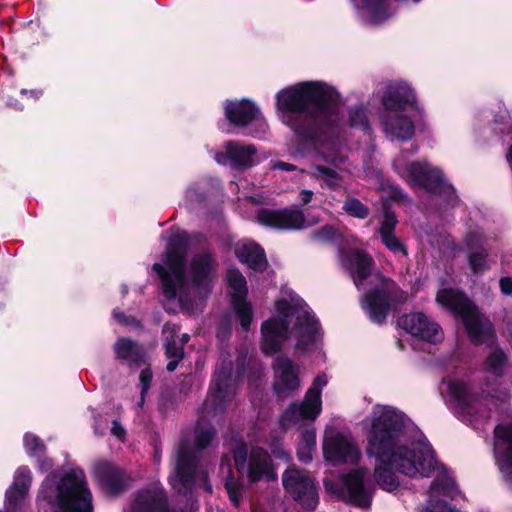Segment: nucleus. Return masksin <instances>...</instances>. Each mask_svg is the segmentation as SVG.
I'll return each mask as SVG.
<instances>
[{
	"label": "nucleus",
	"mask_w": 512,
	"mask_h": 512,
	"mask_svg": "<svg viewBox=\"0 0 512 512\" xmlns=\"http://www.w3.org/2000/svg\"><path fill=\"white\" fill-rule=\"evenodd\" d=\"M365 454L373 460L375 483L394 493L401 477H429L436 468L434 451L426 437L397 408L377 404L363 421Z\"/></svg>",
	"instance_id": "nucleus-1"
},
{
	"label": "nucleus",
	"mask_w": 512,
	"mask_h": 512,
	"mask_svg": "<svg viewBox=\"0 0 512 512\" xmlns=\"http://www.w3.org/2000/svg\"><path fill=\"white\" fill-rule=\"evenodd\" d=\"M187 243L186 233L172 235L162 263L153 265L161 279L164 307L170 312L194 313L211 292L216 261L211 254L202 252L195 255L185 268Z\"/></svg>",
	"instance_id": "nucleus-2"
},
{
	"label": "nucleus",
	"mask_w": 512,
	"mask_h": 512,
	"mask_svg": "<svg viewBox=\"0 0 512 512\" xmlns=\"http://www.w3.org/2000/svg\"><path fill=\"white\" fill-rule=\"evenodd\" d=\"M281 121L296 135L314 139L343 122L338 93L322 82H303L277 94Z\"/></svg>",
	"instance_id": "nucleus-3"
},
{
	"label": "nucleus",
	"mask_w": 512,
	"mask_h": 512,
	"mask_svg": "<svg viewBox=\"0 0 512 512\" xmlns=\"http://www.w3.org/2000/svg\"><path fill=\"white\" fill-rule=\"evenodd\" d=\"M275 307L276 314L261 325V349L265 354H275L287 338H293L302 351L316 346L319 323L299 296L289 293L277 300Z\"/></svg>",
	"instance_id": "nucleus-4"
},
{
	"label": "nucleus",
	"mask_w": 512,
	"mask_h": 512,
	"mask_svg": "<svg viewBox=\"0 0 512 512\" xmlns=\"http://www.w3.org/2000/svg\"><path fill=\"white\" fill-rule=\"evenodd\" d=\"M342 267L349 272L357 288L363 287L361 304L371 321L382 323L389 311L406 300L407 294L401 291L392 280L372 274L373 260L363 251L352 249L340 253Z\"/></svg>",
	"instance_id": "nucleus-5"
},
{
	"label": "nucleus",
	"mask_w": 512,
	"mask_h": 512,
	"mask_svg": "<svg viewBox=\"0 0 512 512\" xmlns=\"http://www.w3.org/2000/svg\"><path fill=\"white\" fill-rule=\"evenodd\" d=\"M485 387L488 397H479L467 380L452 375L442 380L439 390L444 401L462 421L477 427L491 417L489 404L497 407L509 397L508 390L498 381L487 382Z\"/></svg>",
	"instance_id": "nucleus-6"
},
{
	"label": "nucleus",
	"mask_w": 512,
	"mask_h": 512,
	"mask_svg": "<svg viewBox=\"0 0 512 512\" xmlns=\"http://www.w3.org/2000/svg\"><path fill=\"white\" fill-rule=\"evenodd\" d=\"M38 501H45L52 512H93L92 494L79 468L62 476L55 473L47 476L39 490Z\"/></svg>",
	"instance_id": "nucleus-7"
},
{
	"label": "nucleus",
	"mask_w": 512,
	"mask_h": 512,
	"mask_svg": "<svg viewBox=\"0 0 512 512\" xmlns=\"http://www.w3.org/2000/svg\"><path fill=\"white\" fill-rule=\"evenodd\" d=\"M379 115L382 130L391 140H409L415 133L410 113L418 110L414 90L405 82L391 83L382 96Z\"/></svg>",
	"instance_id": "nucleus-8"
},
{
	"label": "nucleus",
	"mask_w": 512,
	"mask_h": 512,
	"mask_svg": "<svg viewBox=\"0 0 512 512\" xmlns=\"http://www.w3.org/2000/svg\"><path fill=\"white\" fill-rule=\"evenodd\" d=\"M437 302L460 317L466 331L476 344L494 340V329L488 318L483 316L467 296L459 290L446 288L437 293Z\"/></svg>",
	"instance_id": "nucleus-9"
},
{
	"label": "nucleus",
	"mask_w": 512,
	"mask_h": 512,
	"mask_svg": "<svg viewBox=\"0 0 512 512\" xmlns=\"http://www.w3.org/2000/svg\"><path fill=\"white\" fill-rule=\"evenodd\" d=\"M393 167L406 181L443 196L450 205L456 203L457 196L455 190L446 182L439 169L420 161L408 164L404 154H401L394 160Z\"/></svg>",
	"instance_id": "nucleus-10"
},
{
	"label": "nucleus",
	"mask_w": 512,
	"mask_h": 512,
	"mask_svg": "<svg viewBox=\"0 0 512 512\" xmlns=\"http://www.w3.org/2000/svg\"><path fill=\"white\" fill-rule=\"evenodd\" d=\"M328 384V377L324 373L318 374L305 393L303 400L292 403L281 416V425L288 429L301 427L305 422H314L322 412V390Z\"/></svg>",
	"instance_id": "nucleus-11"
},
{
	"label": "nucleus",
	"mask_w": 512,
	"mask_h": 512,
	"mask_svg": "<svg viewBox=\"0 0 512 512\" xmlns=\"http://www.w3.org/2000/svg\"><path fill=\"white\" fill-rule=\"evenodd\" d=\"M322 452L333 465H357L362 459L361 448L352 433L332 425L325 427Z\"/></svg>",
	"instance_id": "nucleus-12"
},
{
	"label": "nucleus",
	"mask_w": 512,
	"mask_h": 512,
	"mask_svg": "<svg viewBox=\"0 0 512 512\" xmlns=\"http://www.w3.org/2000/svg\"><path fill=\"white\" fill-rule=\"evenodd\" d=\"M368 470L365 467L353 469L340 477V486L335 487L329 480H324L327 491L337 495L344 501L360 507L371 503L374 485L368 480Z\"/></svg>",
	"instance_id": "nucleus-13"
},
{
	"label": "nucleus",
	"mask_w": 512,
	"mask_h": 512,
	"mask_svg": "<svg viewBox=\"0 0 512 512\" xmlns=\"http://www.w3.org/2000/svg\"><path fill=\"white\" fill-rule=\"evenodd\" d=\"M234 461L238 472L251 483L276 478L270 456L262 448H253L248 455L247 447L240 445L234 451Z\"/></svg>",
	"instance_id": "nucleus-14"
},
{
	"label": "nucleus",
	"mask_w": 512,
	"mask_h": 512,
	"mask_svg": "<svg viewBox=\"0 0 512 512\" xmlns=\"http://www.w3.org/2000/svg\"><path fill=\"white\" fill-rule=\"evenodd\" d=\"M318 157L328 165L314 163L311 165L310 170H301V172L319 181L321 187L331 190L339 189L344 181L345 173L350 172L346 165L347 158L338 153V151L325 152L323 149L319 150Z\"/></svg>",
	"instance_id": "nucleus-15"
},
{
	"label": "nucleus",
	"mask_w": 512,
	"mask_h": 512,
	"mask_svg": "<svg viewBox=\"0 0 512 512\" xmlns=\"http://www.w3.org/2000/svg\"><path fill=\"white\" fill-rule=\"evenodd\" d=\"M282 484L285 491L303 508L315 509L319 496L315 480L305 470L295 466L282 474Z\"/></svg>",
	"instance_id": "nucleus-16"
},
{
	"label": "nucleus",
	"mask_w": 512,
	"mask_h": 512,
	"mask_svg": "<svg viewBox=\"0 0 512 512\" xmlns=\"http://www.w3.org/2000/svg\"><path fill=\"white\" fill-rule=\"evenodd\" d=\"M236 379L229 367L218 366L212 381L209 394L204 402L207 414L222 411L235 394Z\"/></svg>",
	"instance_id": "nucleus-17"
},
{
	"label": "nucleus",
	"mask_w": 512,
	"mask_h": 512,
	"mask_svg": "<svg viewBox=\"0 0 512 512\" xmlns=\"http://www.w3.org/2000/svg\"><path fill=\"white\" fill-rule=\"evenodd\" d=\"M256 218L261 225L280 230H299L318 223L317 218H307L299 209H260Z\"/></svg>",
	"instance_id": "nucleus-18"
},
{
	"label": "nucleus",
	"mask_w": 512,
	"mask_h": 512,
	"mask_svg": "<svg viewBox=\"0 0 512 512\" xmlns=\"http://www.w3.org/2000/svg\"><path fill=\"white\" fill-rule=\"evenodd\" d=\"M224 111L227 120L235 126L245 127L252 123L255 124L257 129L251 132L255 137H259L267 131V124L259 109L248 100L226 101Z\"/></svg>",
	"instance_id": "nucleus-19"
},
{
	"label": "nucleus",
	"mask_w": 512,
	"mask_h": 512,
	"mask_svg": "<svg viewBox=\"0 0 512 512\" xmlns=\"http://www.w3.org/2000/svg\"><path fill=\"white\" fill-rule=\"evenodd\" d=\"M489 237L482 229L469 231L464 239L468 249V265L474 274H484L491 269L492 259L486 246Z\"/></svg>",
	"instance_id": "nucleus-20"
},
{
	"label": "nucleus",
	"mask_w": 512,
	"mask_h": 512,
	"mask_svg": "<svg viewBox=\"0 0 512 512\" xmlns=\"http://www.w3.org/2000/svg\"><path fill=\"white\" fill-rule=\"evenodd\" d=\"M227 281L235 313L240 321L241 327L244 330H248L252 321L253 312L250 304L246 301V279L239 270L233 268L227 271Z\"/></svg>",
	"instance_id": "nucleus-21"
},
{
	"label": "nucleus",
	"mask_w": 512,
	"mask_h": 512,
	"mask_svg": "<svg viewBox=\"0 0 512 512\" xmlns=\"http://www.w3.org/2000/svg\"><path fill=\"white\" fill-rule=\"evenodd\" d=\"M398 325L412 336L427 342L438 343L444 338L441 327L421 312L403 315L399 318Z\"/></svg>",
	"instance_id": "nucleus-22"
},
{
	"label": "nucleus",
	"mask_w": 512,
	"mask_h": 512,
	"mask_svg": "<svg viewBox=\"0 0 512 512\" xmlns=\"http://www.w3.org/2000/svg\"><path fill=\"white\" fill-rule=\"evenodd\" d=\"M195 469V455L190 444L183 440L176 449L175 475L169 478L170 484L179 492L189 488L194 482Z\"/></svg>",
	"instance_id": "nucleus-23"
},
{
	"label": "nucleus",
	"mask_w": 512,
	"mask_h": 512,
	"mask_svg": "<svg viewBox=\"0 0 512 512\" xmlns=\"http://www.w3.org/2000/svg\"><path fill=\"white\" fill-rule=\"evenodd\" d=\"M494 455L505 481L512 487V424L495 428Z\"/></svg>",
	"instance_id": "nucleus-24"
},
{
	"label": "nucleus",
	"mask_w": 512,
	"mask_h": 512,
	"mask_svg": "<svg viewBox=\"0 0 512 512\" xmlns=\"http://www.w3.org/2000/svg\"><path fill=\"white\" fill-rule=\"evenodd\" d=\"M215 160L222 165L229 164L237 168H250L258 162L257 150L252 144L228 141L224 144L223 150L215 154Z\"/></svg>",
	"instance_id": "nucleus-25"
},
{
	"label": "nucleus",
	"mask_w": 512,
	"mask_h": 512,
	"mask_svg": "<svg viewBox=\"0 0 512 512\" xmlns=\"http://www.w3.org/2000/svg\"><path fill=\"white\" fill-rule=\"evenodd\" d=\"M457 488L454 479L447 471H440L428 492V501L424 512H455L440 497L454 498Z\"/></svg>",
	"instance_id": "nucleus-26"
},
{
	"label": "nucleus",
	"mask_w": 512,
	"mask_h": 512,
	"mask_svg": "<svg viewBox=\"0 0 512 512\" xmlns=\"http://www.w3.org/2000/svg\"><path fill=\"white\" fill-rule=\"evenodd\" d=\"M274 390L278 394H289L300 387L299 366L290 358L279 356L273 363Z\"/></svg>",
	"instance_id": "nucleus-27"
},
{
	"label": "nucleus",
	"mask_w": 512,
	"mask_h": 512,
	"mask_svg": "<svg viewBox=\"0 0 512 512\" xmlns=\"http://www.w3.org/2000/svg\"><path fill=\"white\" fill-rule=\"evenodd\" d=\"M125 512H168L164 490L158 484L140 490Z\"/></svg>",
	"instance_id": "nucleus-28"
},
{
	"label": "nucleus",
	"mask_w": 512,
	"mask_h": 512,
	"mask_svg": "<svg viewBox=\"0 0 512 512\" xmlns=\"http://www.w3.org/2000/svg\"><path fill=\"white\" fill-rule=\"evenodd\" d=\"M32 477L27 467H20L16 470L14 481L6 491L7 512H20L25 504Z\"/></svg>",
	"instance_id": "nucleus-29"
},
{
	"label": "nucleus",
	"mask_w": 512,
	"mask_h": 512,
	"mask_svg": "<svg viewBox=\"0 0 512 512\" xmlns=\"http://www.w3.org/2000/svg\"><path fill=\"white\" fill-rule=\"evenodd\" d=\"M398 220L396 216L386 211L383 215V219L379 228V234L383 245L398 257H407L408 252L401 240L395 235L394 230Z\"/></svg>",
	"instance_id": "nucleus-30"
},
{
	"label": "nucleus",
	"mask_w": 512,
	"mask_h": 512,
	"mask_svg": "<svg viewBox=\"0 0 512 512\" xmlns=\"http://www.w3.org/2000/svg\"><path fill=\"white\" fill-rule=\"evenodd\" d=\"M235 254L240 262L254 271H262L267 266L264 250L256 243L247 241L237 243Z\"/></svg>",
	"instance_id": "nucleus-31"
},
{
	"label": "nucleus",
	"mask_w": 512,
	"mask_h": 512,
	"mask_svg": "<svg viewBox=\"0 0 512 512\" xmlns=\"http://www.w3.org/2000/svg\"><path fill=\"white\" fill-rule=\"evenodd\" d=\"M116 358L129 367H139L145 362V353L142 347L128 338H119L114 344Z\"/></svg>",
	"instance_id": "nucleus-32"
},
{
	"label": "nucleus",
	"mask_w": 512,
	"mask_h": 512,
	"mask_svg": "<svg viewBox=\"0 0 512 512\" xmlns=\"http://www.w3.org/2000/svg\"><path fill=\"white\" fill-rule=\"evenodd\" d=\"M359 11L366 15L368 21L378 24L390 17L389 0H351Z\"/></svg>",
	"instance_id": "nucleus-33"
},
{
	"label": "nucleus",
	"mask_w": 512,
	"mask_h": 512,
	"mask_svg": "<svg viewBox=\"0 0 512 512\" xmlns=\"http://www.w3.org/2000/svg\"><path fill=\"white\" fill-rule=\"evenodd\" d=\"M93 474L104 485L113 490L118 489V480L121 472L111 462L107 460H98L93 465Z\"/></svg>",
	"instance_id": "nucleus-34"
},
{
	"label": "nucleus",
	"mask_w": 512,
	"mask_h": 512,
	"mask_svg": "<svg viewBox=\"0 0 512 512\" xmlns=\"http://www.w3.org/2000/svg\"><path fill=\"white\" fill-rule=\"evenodd\" d=\"M507 366V357L501 350L492 351L485 362V371L496 378L504 375Z\"/></svg>",
	"instance_id": "nucleus-35"
},
{
	"label": "nucleus",
	"mask_w": 512,
	"mask_h": 512,
	"mask_svg": "<svg viewBox=\"0 0 512 512\" xmlns=\"http://www.w3.org/2000/svg\"><path fill=\"white\" fill-rule=\"evenodd\" d=\"M215 437V430L204 422V418L199 419L194 431V446L198 449L206 448Z\"/></svg>",
	"instance_id": "nucleus-36"
},
{
	"label": "nucleus",
	"mask_w": 512,
	"mask_h": 512,
	"mask_svg": "<svg viewBox=\"0 0 512 512\" xmlns=\"http://www.w3.org/2000/svg\"><path fill=\"white\" fill-rule=\"evenodd\" d=\"M225 468L227 470V477L225 480V488L227 490L230 500L235 505H238L242 488H241V485L236 480H234V478L232 476L230 463L228 461L226 463V459L223 458L222 463H221V469L224 470Z\"/></svg>",
	"instance_id": "nucleus-37"
},
{
	"label": "nucleus",
	"mask_w": 512,
	"mask_h": 512,
	"mask_svg": "<svg viewBox=\"0 0 512 512\" xmlns=\"http://www.w3.org/2000/svg\"><path fill=\"white\" fill-rule=\"evenodd\" d=\"M343 210L360 219H364L369 215V209L356 198H348L343 204Z\"/></svg>",
	"instance_id": "nucleus-38"
},
{
	"label": "nucleus",
	"mask_w": 512,
	"mask_h": 512,
	"mask_svg": "<svg viewBox=\"0 0 512 512\" xmlns=\"http://www.w3.org/2000/svg\"><path fill=\"white\" fill-rule=\"evenodd\" d=\"M24 446L26 452L31 457H37L40 460V457L43 455L45 447L40 439L30 433L25 434L24 436Z\"/></svg>",
	"instance_id": "nucleus-39"
},
{
	"label": "nucleus",
	"mask_w": 512,
	"mask_h": 512,
	"mask_svg": "<svg viewBox=\"0 0 512 512\" xmlns=\"http://www.w3.org/2000/svg\"><path fill=\"white\" fill-rule=\"evenodd\" d=\"M349 125L351 127H360L369 131V123L365 110L362 107H353L349 110Z\"/></svg>",
	"instance_id": "nucleus-40"
},
{
	"label": "nucleus",
	"mask_w": 512,
	"mask_h": 512,
	"mask_svg": "<svg viewBox=\"0 0 512 512\" xmlns=\"http://www.w3.org/2000/svg\"><path fill=\"white\" fill-rule=\"evenodd\" d=\"M178 332H179V327L176 324L167 323L163 327V335L165 338V345L168 342H171L173 350H176L178 347H181V349L183 350V346L176 339Z\"/></svg>",
	"instance_id": "nucleus-41"
},
{
	"label": "nucleus",
	"mask_w": 512,
	"mask_h": 512,
	"mask_svg": "<svg viewBox=\"0 0 512 512\" xmlns=\"http://www.w3.org/2000/svg\"><path fill=\"white\" fill-rule=\"evenodd\" d=\"M166 355L170 359L167 364V370L172 372L176 369L179 361L182 359L183 352L181 347H178L176 350L172 349V343L168 342L166 344Z\"/></svg>",
	"instance_id": "nucleus-42"
},
{
	"label": "nucleus",
	"mask_w": 512,
	"mask_h": 512,
	"mask_svg": "<svg viewBox=\"0 0 512 512\" xmlns=\"http://www.w3.org/2000/svg\"><path fill=\"white\" fill-rule=\"evenodd\" d=\"M139 379H140V385H141V397H140L138 406L142 407L144 404L145 394L148 392V390L150 388V383L152 380L151 370L149 368L143 369L140 373Z\"/></svg>",
	"instance_id": "nucleus-43"
},
{
	"label": "nucleus",
	"mask_w": 512,
	"mask_h": 512,
	"mask_svg": "<svg viewBox=\"0 0 512 512\" xmlns=\"http://www.w3.org/2000/svg\"><path fill=\"white\" fill-rule=\"evenodd\" d=\"M335 233V229L332 226L326 225L313 232L312 237L317 241L326 242L332 240L335 236Z\"/></svg>",
	"instance_id": "nucleus-44"
},
{
	"label": "nucleus",
	"mask_w": 512,
	"mask_h": 512,
	"mask_svg": "<svg viewBox=\"0 0 512 512\" xmlns=\"http://www.w3.org/2000/svg\"><path fill=\"white\" fill-rule=\"evenodd\" d=\"M299 444L316 447V432L313 427H306L302 430Z\"/></svg>",
	"instance_id": "nucleus-45"
},
{
	"label": "nucleus",
	"mask_w": 512,
	"mask_h": 512,
	"mask_svg": "<svg viewBox=\"0 0 512 512\" xmlns=\"http://www.w3.org/2000/svg\"><path fill=\"white\" fill-rule=\"evenodd\" d=\"M316 447H309L307 445L299 444L297 448L298 459L303 463H308L312 460Z\"/></svg>",
	"instance_id": "nucleus-46"
},
{
	"label": "nucleus",
	"mask_w": 512,
	"mask_h": 512,
	"mask_svg": "<svg viewBox=\"0 0 512 512\" xmlns=\"http://www.w3.org/2000/svg\"><path fill=\"white\" fill-rule=\"evenodd\" d=\"M270 167L272 169H279V170H283V171H287V172L296 170V166L295 165L290 164V163H286V162H283V161H280V160L271 161L270 162Z\"/></svg>",
	"instance_id": "nucleus-47"
},
{
	"label": "nucleus",
	"mask_w": 512,
	"mask_h": 512,
	"mask_svg": "<svg viewBox=\"0 0 512 512\" xmlns=\"http://www.w3.org/2000/svg\"><path fill=\"white\" fill-rule=\"evenodd\" d=\"M500 290L504 295L512 294V278L502 277L499 281Z\"/></svg>",
	"instance_id": "nucleus-48"
},
{
	"label": "nucleus",
	"mask_w": 512,
	"mask_h": 512,
	"mask_svg": "<svg viewBox=\"0 0 512 512\" xmlns=\"http://www.w3.org/2000/svg\"><path fill=\"white\" fill-rule=\"evenodd\" d=\"M111 433L119 440H123L126 434L124 427L116 420L112 422Z\"/></svg>",
	"instance_id": "nucleus-49"
},
{
	"label": "nucleus",
	"mask_w": 512,
	"mask_h": 512,
	"mask_svg": "<svg viewBox=\"0 0 512 512\" xmlns=\"http://www.w3.org/2000/svg\"><path fill=\"white\" fill-rule=\"evenodd\" d=\"M113 316L119 323H123L125 325H137L138 324V322L136 321L135 318L126 317L124 314H122L116 310L113 312Z\"/></svg>",
	"instance_id": "nucleus-50"
},
{
	"label": "nucleus",
	"mask_w": 512,
	"mask_h": 512,
	"mask_svg": "<svg viewBox=\"0 0 512 512\" xmlns=\"http://www.w3.org/2000/svg\"><path fill=\"white\" fill-rule=\"evenodd\" d=\"M313 195H314V193L312 190H308V189L301 190L299 193V199H300L301 204H303V205L308 204L312 200Z\"/></svg>",
	"instance_id": "nucleus-51"
},
{
	"label": "nucleus",
	"mask_w": 512,
	"mask_h": 512,
	"mask_svg": "<svg viewBox=\"0 0 512 512\" xmlns=\"http://www.w3.org/2000/svg\"><path fill=\"white\" fill-rule=\"evenodd\" d=\"M200 198V195L197 192V189L195 187H189L186 191V199L190 202H193L194 200H198Z\"/></svg>",
	"instance_id": "nucleus-52"
},
{
	"label": "nucleus",
	"mask_w": 512,
	"mask_h": 512,
	"mask_svg": "<svg viewBox=\"0 0 512 512\" xmlns=\"http://www.w3.org/2000/svg\"><path fill=\"white\" fill-rule=\"evenodd\" d=\"M53 466V463L50 459H45L43 461H40L39 468L42 472L48 471Z\"/></svg>",
	"instance_id": "nucleus-53"
},
{
	"label": "nucleus",
	"mask_w": 512,
	"mask_h": 512,
	"mask_svg": "<svg viewBox=\"0 0 512 512\" xmlns=\"http://www.w3.org/2000/svg\"><path fill=\"white\" fill-rule=\"evenodd\" d=\"M21 94L28 95L29 97L37 99V98L40 97L41 91H39V90H26V89H22L21 90Z\"/></svg>",
	"instance_id": "nucleus-54"
},
{
	"label": "nucleus",
	"mask_w": 512,
	"mask_h": 512,
	"mask_svg": "<svg viewBox=\"0 0 512 512\" xmlns=\"http://www.w3.org/2000/svg\"><path fill=\"white\" fill-rule=\"evenodd\" d=\"M274 454L279 457V458H282V459H286L288 460L289 459V454L283 450H279V451H274Z\"/></svg>",
	"instance_id": "nucleus-55"
},
{
	"label": "nucleus",
	"mask_w": 512,
	"mask_h": 512,
	"mask_svg": "<svg viewBox=\"0 0 512 512\" xmlns=\"http://www.w3.org/2000/svg\"><path fill=\"white\" fill-rule=\"evenodd\" d=\"M179 341V343L184 346V344L189 340V335L188 334H183L182 337L180 339H177Z\"/></svg>",
	"instance_id": "nucleus-56"
},
{
	"label": "nucleus",
	"mask_w": 512,
	"mask_h": 512,
	"mask_svg": "<svg viewBox=\"0 0 512 512\" xmlns=\"http://www.w3.org/2000/svg\"><path fill=\"white\" fill-rule=\"evenodd\" d=\"M206 489H207L209 492H211V490H212V488H211V486H210L209 484H207V485H206Z\"/></svg>",
	"instance_id": "nucleus-57"
},
{
	"label": "nucleus",
	"mask_w": 512,
	"mask_h": 512,
	"mask_svg": "<svg viewBox=\"0 0 512 512\" xmlns=\"http://www.w3.org/2000/svg\"><path fill=\"white\" fill-rule=\"evenodd\" d=\"M232 188L235 187V188H238V184H231Z\"/></svg>",
	"instance_id": "nucleus-58"
},
{
	"label": "nucleus",
	"mask_w": 512,
	"mask_h": 512,
	"mask_svg": "<svg viewBox=\"0 0 512 512\" xmlns=\"http://www.w3.org/2000/svg\"><path fill=\"white\" fill-rule=\"evenodd\" d=\"M123 293H124V294H125V293H127V290H126V288H125V287L123 288Z\"/></svg>",
	"instance_id": "nucleus-59"
}]
</instances>
